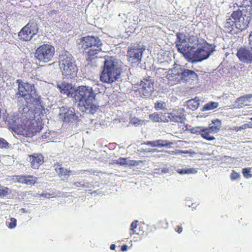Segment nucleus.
<instances>
[{"label":"nucleus","mask_w":252,"mask_h":252,"mask_svg":"<svg viewBox=\"0 0 252 252\" xmlns=\"http://www.w3.org/2000/svg\"><path fill=\"white\" fill-rule=\"evenodd\" d=\"M143 50L139 45L128 47L126 58L128 62L132 64H139L141 61Z\"/></svg>","instance_id":"nucleus-13"},{"label":"nucleus","mask_w":252,"mask_h":252,"mask_svg":"<svg viewBox=\"0 0 252 252\" xmlns=\"http://www.w3.org/2000/svg\"><path fill=\"white\" fill-rule=\"evenodd\" d=\"M247 126H247L246 124H245L242 125V126H240V128L241 129V130H243V129H245L248 128Z\"/></svg>","instance_id":"nucleus-47"},{"label":"nucleus","mask_w":252,"mask_h":252,"mask_svg":"<svg viewBox=\"0 0 252 252\" xmlns=\"http://www.w3.org/2000/svg\"><path fill=\"white\" fill-rule=\"evenodd\" d=\"M247 126H248L247 127L250 128H252V122H249L248 124H246Z\"/></svg>","instance_id":"nucleus-48"},{"label":"nucleus","mask_w":252,"mask_h":252,"mask_svg":"<svg viewBox=\"0 0 252 252\" xmlns=\"http://www.w3.org/2000/svg\"><path fill=\"white\" fill-rule=\"evenodd\" d=\"M194 168H187L185 169H178L177 172L180 174H193L196 173Z\"/></svg>","instance_id":"nucleus-31"},{"label":"nucleus","mask_w":252,"mask_h":252,"mask_svg":"<svg viewBox=\"0 0 252 252\" xmlns=\"http://www.w3.org/2000/svg\"><path fill=\"white\" fill-rule=\"evenodd\" d=\"M188 152L187 151L186 152L181 151V150H177L175 151H171L169 153L172 155H177V154H180L183 153H188Z\"/></svg>","instance_id":"nucleus-43"},{"label":"nucleus","mask_w":252,"mask_h":252,"mask_svg":"<svg viewBox=\"0 0 252 252\" xmlns=\"http://www.w3.org/2000/svg\"><path fill=\"white\" fill-rule=\"evenodd\" d=\"M219 106V103L214 101H210L205 104L203 108V111H208L213 110Z\"/></svg>","instance_id":"nucleus-27"},{"label":"nucleus","mask_w":252,"mask_h":252,"mask_svg":"<svg viewBox=\"0 0 252 252\" xmlns=\"http://www.w3.org/2000/svg\"><path fill=\"white\" fill-rule=\"evenodd\" d=\"M234 4L241 8L247 9L248 6L252 8L251 0H235Z\"/></svg>","instance_id":"nucleus-26"},{"label":"nucleus","mask_w":252,"mask_h":252,"mask_svg":"<svg viewBox=\"0 0 252 252\" xmlns=\"http://www.w3.org/2000/svg\"><path fill=\"white\" fill-rule=\"evenodd\" d=\"M172 144V142H170L167 140H156V147H170Z\"/></svg>","instance_id":"nucleus-29"},{"label":"nucleus","mask_w":252,"mask_h":252,"mask_svg":"<svg viewBox=\"0 0 252 252\" xmlns=\"http://www.w3.org/2000/svg\"><path fill=\"white\" fill-rule=\"evenodd\" d=\"M159 115L160 118L159 123H168L167 112H160Z\"/></svg>","instance_id":"nucleus-34"},{"label":"nucleus","mask_w":252,"mask_h":252,"mask_svg":"<svg viewBox=\"0 0 252 252\" xmlns=\"http://www.w3.org/2000/svg\"><path fill=\"white\" fill-rule=\"evenodd\" d=\"M145 144L147 145H150L151 146V141H147L145 143Z\"/></svg>","instance_id":"nucleus-52"},{"label":"nucleus","mask_w":252,"mask_h":252,"mask_svg":"<svg viewBox=\"0 0 252 252\" xmlns=\"http://www.w3.org/2000/svg\"><path fill=\"white\" fill-rule=\"evenodd\" d=\"M220 120L216 119L212 121V124H209V126L207 127L212 133H216L218 132L221 127Z\"/></svg>","instance_id":"nucleus-24"},{"label":"nucleus","mask_w":252,"mask_h":252,"mask_svg":"<svg viewBox=\"0 0 252 252\" xmlns=\"http://www.w3.org/2000/svg\"><path fill=\"white\" fill-rule=\"evenodd\" d=\"M251 168H245L242 169V174L243 176L247 179L250 178L252 177V174H251Z\"/></svg>","instance_id":"nucleus-35"},{"label":"nucleus","mask_w":252,"mask_h":252,"mask_svg":"<svg viewBox=\"0 0 252 252\" xmlns=\"http://www.w3.org/2000/svg\"><path fill=\"white\" fill-rule=\"evenodd\" d=\"M103 69L100 75V80L103 83L111 84L116 81L122 73V69L112 56H104Z\"/></svg>","instance_id":"nucleus-5"},{"label":"nucleus","mask_w":252,"mask_h":252,"mask_svg":"<svg viewBox=\"0 0 252 252\" xmlns=\"http://www.w3.org/2000/svg\"><path fill=\"white\" fill-rule=\"evenodd\" d=\"M73 185L76 188H84L85 185L84 184L82 183V182H76L74 183Z\"/></svg>","instance_id":"nucleus-42"},{"label":"nucleus","mask_w":252,"mask_h":252,"mask_svg":"<svg viewBox=\"0 0 252 252\" xmlns=\"http://www.w3.org/2000/svg\"><path fill=\"white\" fill-rule=\"evenodd\" d=\"M149 118L150 120L154 122L159 123L160 118L159 113L155 112L150 115Z\"/></svg>","instance_id":"nucleus-33"},{"label":"nucleus","mask_w":252,"mask_h":252,"mask_svg":"<svg viewBox=\"0 0 252 252\" xmlns=\"http://www.w3.org/2000/svg\"><path fill=\"white\" fill-rule=\"evenodd\" d=\"M30 113L28 107L24 106L17 112L8 114L4 121L18 135L32 137L40 132L43 124L41 119H31Z\"/></svg>","instance_id":"nucleus-1"},{"label":"nucleus","mask_w":252,"mask_h":252,"mask_svg":"<svg viewBox=\"0 0 252 252\" xmlns=\"http://www.w3.org/2000/svg\"><path fill=\"white\" fill-rule=\"evenodd\" d=\"M59 66L63 74L67 78L76 76L78 68L73 56L65 51L60 55Z\"/></svg>","instance_id":"nucleus-8"},{"label":"nucleus","mask_w":252,"mask_h":252,"mask_svg":"<svg viewBox=\"0 0 252 252\" xmlns=\"http://www.w3.org/2000/svg\"><path fill=\"white\" fill-rule=\"evenodd\" d=\"M18 84L17 92L16 93V96L19 98L20 97L27 98L26 96L29 95L36 104H40L41 100L40 96L36 94V90L34 85L25 83L21 79H18L16 81ZM41 108V114L43 115L45 112L44 107L40 105Z\"/></svg>","instance_id":"nucleus-7"},{"label":"nucleus","mask_w":252,"mask_h":252,"mask_svg":"<svg viewBox=\"0 0 252 252\" xmlns=\"http://www.w3.org/2000/svg\"><path fill=\"white\" fill-rule=\"evenodd\" d=\"M8 147V143L6 140L2 138H0V148H6Z\"/></svg>","instance_id":"nucleus-39"},{"label":"nucleus","mask_w":252,"mask_h":252,"mask_svg":"<svg viewBox=\"0 0 252 252\" xmlns=\"http://www.w3.org/2000/svg\"><path fill=\"white\" fill-rule=\"evenodd\" d=\"M252 98V94H248L238 97L235 101V104L238 108H242L249 105L250 99Z\"/></svg>","instance_id":"nucleus-22"},{"label":"nucleus","mask_w":252,"mask_h":252,"mask_svg":"<svg viewBox=\"0 0 252 252\" xmlns=\"http://www.w3.org/2000/svg\"><path fill=\"white\" fill-rule=\"evenodd\" d=\"M177 39L175 41L176 47L178 51L183 54L186 58L188 50L191 47L187 43L185 34L181 32L176 33Z\"/></svg>","instance_id":"nucleus-14"},{"label":"nucleus","mask_w":252,"mask_h":252,"mask_svg":"<svg viewBox=\"0 0 252 252\" xmlns=\"http://www.w3.org/2000/svg\"><path fill=\"white\" fill-rule=\"evenodd\" d=\"M127 246L126 244H124L121 247V251H126L127 250Z\"/></svg>","instance_id":"nucleus-46"},{"label":"nucleus","mask_w":252,"mask_h":252,"mask_svg":"<svg viewBox=\"0 0 252 252\" xmlns=\"http://www.w3.org/2000/svg\"><path fill=\"white\" fill-rule=\"evenodd\" d=\"M134 90L137 97L147 98L150 97L154 91V82L148 76L144 78L139 84H136Z\"/></svg>","instance_id":"nucleus-11"},{"label":"nucleus","mask_w":252,"mask_h":252,"mask_svg":"<svg viewBox=\"0 0 252 252\" xmlns=\"http://www.w3.org/2000/svg\"><path fill=\"white\" fill-rule=\"evenodd\" d=\"M96 93L93 88L88 86H79L75 91L74 97L78 102V106L82 112L94 114L99 106L95 103Z\"/></svg>","instance_id":"nucleus-2"},{"label":"nucleus","mask_w":252,"mask_h":252,"mask_svg":"<svg viewBox=\"0 0 252 252\" xmlns=\"http://www.w3.org/2000/svg\"><path fill=\"white\" fill-rule=\"evenodd\" d=\"M29 161L32 169H38L44 162V157L40 153H33L29 156Z\"/></svg>","instance_id":"nucleus-19"},{"label":"nucleus","mask_w":252,"mask_h":252,"mask_svg":"<svg viewBox=\"0 0 252 252\" xmlns=\"http://www.w3.org/2000/svg\"><path fill=\"white\" fill-rule=\"evenodd\" d=\"M58 88L62 94H66L68 96H72V86L71 84L63 82L61 84H58Z\"/></svg>","instance_id":"nucleus-23"},{"label":"nucleus","mask_w":252,"mask_h":252,"mask_svg":"<svg viewBox=\"0 0 252 252\" xmlns=\"http://www.w3.org/2000/svg\"><path fill=\"white\" fill-rule=\"evenodd\" d=\"M38 32L37 24L34 21H30L19 32L18 38L20 40L28 41Z\"/></svg>","instance_id":"nucleus-12"},{"label":"nucleus","mask_w":252,"mask_h":252,"mask_svg":"<svg viewBox=\"0 0 252 252\" xmlns=\"http://www.w3.org/2000/svg\"><path fill=\"white\" fill-rule=\"evenodd\" d=\"M16 220L14 218L10 219V222L8 224V227L10 228H13L16 226Z\"/></svg>","instance_id":"nucleus-41"},{"label":"nucleus","mask_w":252,"mask_h":252,"mask_svg":"<svg viewBox=\"0 0 252 252\" xmlns=\"http://www.w3.org/2000/svg\"><path fill=\"white\" fill-rule=\"evenodd\" d=\"M142 163L141 160H129L127 161V164L129 166H135L138 165L140 163Z\"/></svg>","instance_id":"nucleus-37"},{"label":"nucleus","mask_w":252,"mask_h":252,"mask_svg":"<svg viewBox=\"0 0 252 252\" xmlns=\"http://www.w3.org/2000/svg\"><path fill=\"white\" fill-rule=\"evenodd\" d=\"M55 53V48L53 46L43 44L36 49L35 59L39 63H48L53 61Z\"/></svg>","instance_id":"nucleus-10"},{"label":"nucleus","mask_w":252,"mask_h":252,"mask_svg":"<svg viewBox=\"0 0 252 252\" xmlns=\"http://www.w3.org/2000/svg\"><path fill=\"white\" fill-rule=\"evenodd\" d=\"M168 222L165 220L159 221L157 223V227L158 228H166L168 227Z\"/></svg>","instance_id":"nucleus-36"},{"label":"nucleus","mask_w":252,"mask_h":252,"mask_svg":"<svg viewBox=\"0 0 252 252\" xmlns=\"http://www.w3.org/2000/svg\"><path fill=\"white\" fill-rule=\"evenodd\" d=\"M240 175L239 173L236 172L234 170H232L230 174V179L231 180H235L240 178Z\"/></svg>","instance_id":"nucleus-40"},{"label":"nucleus","mask_w":252,"mask_h":252,"mask_svg":"<svg viewBox=\"0 0 252 252\" xmlns=\"http://www.w3.org/2000/svg\"><path fill=\"white\" fill-rule=\"evenodd\" d=\"M116 248V246L115 244H111L110 245V248L112 250H114Z\"/></svg>","instance_id":"nucleus-50"},{"label":"nucleus","mask_w":252,"mask_h":252,"mask_svg":"<svg viewBox=\"0 0 252 252\" xmlns=\"http://www.w3.org/2000/svg\"><path fill=\"white\" fill-rule=\"evenodd\" d=\"M138 222V220H135L131 223L129 229V234L131 236L135 234H140L139 232H137V230H136Z\"/></svg>","instance_id":"nucleus-28"},{"label":"nucleus","mask_w":252,"mask_h":252,"mask_svg":"<svg viewBox=\"0 0 252 252\" xmlns=\"http://www.w3.org/2000/svg\"><path fill=\"white\" fill-rule=\"evenodd\" d=\"M234 130L236 131H240L241 129L240 128V126H237L234 127Z\"/></svg>","instance_id":"nucleus-51"},{"label":"nucleus","mask_w":252,"mask_h":252,"mask_svg":"<svg viewBox=\"0 0 252 252\" xmlns=\"http://www.w3.org/2000/svg\"><path fill=\"white\" fill-rule=\"evenodd\" d=\"M249 45L250 48L252 49V32H251L248 37Z\"/></svg>","instance_id":"nucleus-44"},{"label":"nucleus","mask_w":252,"mask_h":252,"mask_svg":"<svg viewBox=\"0 0 252 252\" xmlns=\"http://www.w3.org/2000/svg\"><path fill=\"white\" fill-rule=\"evenodd\" d=\"M60 118L65 123H72L78 121V117L75 113L73 108L62 107L60 109Z\"/></svg>","instance_id":"nucleus-15"},{"label":"nucleus","mask_w":252,"mask_h":252,"mask_svg":"<svg viewBox=\"0 0 252 252\" xmlns=\"http://www.w3.org/2000/svg\"><path fill=\"white\" fill-rule=\"evenodd\" d=\"M156 110H164L166 108V103L163 101H157L155 104Z\"/></svg>","instance_id":"nucleus-32"},{"label":"nucleus","mask_w":252,"mask_h":252,"mask_svg":"<svg viewBox=\"0 0 252 252\" xmlns=\"http://www.w3.org/2000/svg\"><path fill=\"white\" fill-rule=\"evenodd\" d=\"M80 48L86 55V60L92 61L97 58V55L102 51V43L96 36L87 35L79 39Z\"/></svg>","instance_id":"nucleus-4"},{"label":"nucleus","mask_w":252,"mask_h":252,"mask_svg":"<svg viewBox=\"0 0 252 252\" xmlns=\"http://www.w3.org/2000/svg\"><path fill=\"white\" fill-rule=\"evenodd\" d=\"M212 51L211 45L205 42L197 49L194 46L191 47L188 50L186 58L192 62H201L207 59Z\"/></svg>","instance_id":"nucleus-9"},{"label":"nucleus","mask_w":252,"mask_h":252,"mask_svg":"<svg viewBox=\"0 0 252 252\" xmlns=\"http://www.w3.org/2000/svg\"><path fill=\"white\" fill-rule=\"evenodd\" d=\"M236 56L239 60L244 63H252V49L241 47L237 51Z\"/></svg>","instance_id":"nucleus-17"},{"label":"nucleus","mask_w":252,"mask_h":252,"mask_svg":"<svg viewBox=\"0 0 252 252\" xmlns=\"http://www.w3.org/2000/svg\"><path fill=\"white\" fill-rule=\"evenodd\" d=\"M115 163L120 165H126L127 164V158H120L116 160Z\"/></svg>","instance_id":"nucleus-38"},{"label":"nucleus","mask_w":252,"mask_h":252,"mask_svg":"<svg viewBox=\"0 0 252 252\" xmlns=\"http://www.w3.org/2000/svg\"><path fill=\"white\" fill-rule=\"evenodd\" d=\"M166 77L171 85H173L178 84L181 81L196 80L198 78V75L193 70L183 68L179 64H175L172 68L169 70Z\"/></svg>","instance_id":"nucleus-6"},{"label":"nucleus","mask_w":252,"mask_h":252,"mask_svg":"<svg viewBox=\"0 0 252 252\" xmlns=\"http://www.w3.org/2000/svg\"><path fill=\"white\" fill-rule=\"evenodd\" d=\"M250 120L252 121V117L250 118Z\"/></svg>","instance_id":"nucleus-53"},{"label":"nucleus","mask_w":252,"mask_h":252,"mask_svg":"<svg viewBox=\"0 0 252 252\" xmlns=\"http://www.w3.org/2000/svg\"><path fill=\"white\" fill-rule=\"evenodd\" d=\"M55 171L60 178L67 179L70 175L73 174V171L69 169L62 166V164L56 162L53 166Z\"/></svg>","instance_id":"nucleus-20"},{"label":"nucleus","mask_w":252,"mask_h":252,"mask_svg":"<svg viewBox=\"0 0 252 252\" xmlns=\"http://www.w3.org/2000/svg\"><path fill=\"white\" fill-rule=\"evenodd\" d=\"M252 17V8L238 9L233 11L230 16L226 20L224 28L227 32L233 33L234 28L242 32L249 26Z\"/></svg>","instance_id":"nucleus-3"},{"label":"nucleus","mask_w":252,"mask_h":252,"mask_svg":"<svg viewBox=\"0 0 252 252\" xmlns=\"http://www.w3.org/2000/svg\"><path fill=\"white\" fill-rule=\"evenodd\" d=\"M192 130V133L200 134L203 139L207 140L212 141L215 139V137L211 135L212 133L207 127L197 126Z\"/></svg>","instance_id":"nucleus-21"},{"label":"nucleus","mask_w":252,"mask_h":252,"mask_svg":"<svg viewBox=\"0 0 252 252\" xmlns=\"http://www.w3.org/2000/svg\"><path fill=\"white\" fill-rule=\"evenodd\" d=\"M168 122L183 123L186 119L185 111L183 108L174 109L170 112H167Z\"/></svg>","instance_id":"nucleus-16"},{"label":"nucleus","mask_w":252,"mask_h":252,"mask_svg":"<svg viewBox=\"0 0 252 252\" xmlns=\"http://www.w3.org/2000/svg\"><path fill=\"white\" fill-rule=\"evenodd\" d=\"M15 182H18L28 186H33L37 182V178L32 175H14L12 178Z\"/></svg>","instance_id":"nucleus-18"},{"label":"nucleus","mask_w":252,"mask_h":252,"mask_svg":"<svg viewBox=\"0 0 252 252\" xmlns=\"http://www.w3.org/2000/svg\"><path fill=\"white\" fill-rule=\"evenodd\" d=\"M151 146L156 147V141H151Z\"/></svg>","instance_id":"nucleus-49"},{"label":"nucleus","mask_w":252,"mask_h":252,"mask_svg":"<svg viewBox=\"0 0 252 252\" xmlns=\"http://www.w3.org/2000/svg\"><path fill=\"white\" fill-rule=\"evenodd\" d=\"M175 230L178 233H181L183 231V228L181 226L178 225L176 226V228H175Z\"/></svg>","instance_id":"nucleus-45"},{"label":"nucleus","mask_w":252,"mask_h":252,"mask_svg":"<svg viewBox=\"0 0 252 252\" xmlns=\"http://www.w3.org/2000/svg\"><path fill=\"white\" fill-rule=\"evenodd\" d=\"M199 99L197 97L191 99L187 101L188 108L192 111L198 108L199 105Z\"/></svg>","instance_id":"nucleus-25"},{"label":"nucleus","mask_w":252,"mask_h":252,"mask_svg":"<svg viewBox=\"0 0 252 252\" xmlns=\"http://www.w3.org/2000/svg\"><path fill=\"white\" fill-rule=\"evenodd\" d=\"M11 193L9 188L0 186V198L4 197Z\"/></svg>","instance_id":"nucleus-30"}]
</instances>
